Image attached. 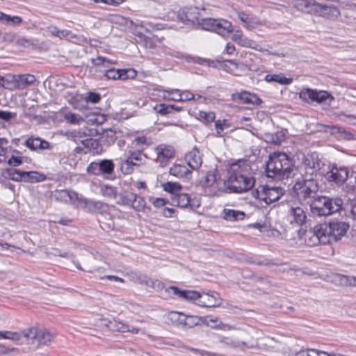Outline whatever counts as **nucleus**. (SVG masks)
<instances>
[{"instance_id": "f257e3e1", "label": "nucleus", "mask_w": 356, "mask_h": 356, "mask_svg": "<svg viewBox=\"0 0 356 356\" xmlns=\"http://www.w3.org/2000/svg\"><path fill=\"white\" fill-rule=\"evenodd\" d=\"M348 229V223L343 221L321 223L305 233V240L309 246L330 243L341 239Z\"/></svg>"}, {"instance_id": "f03ea898", "label": "nucleus", "mask_w": 356, "mask_h": 356, "mask_svg": "<svg viewBox=\"0 0 356 356\" xmlns=\"http://www.w3.org/2000/svg\"><path fill=\"white\" fill-rule=\"evenodd\" d=\"M250 161L239 159L230 164L226 179L227 193H242L252 189L255 179L252 175Z\"/></svg>"}, {"instance_id": "7ed1b4c3", "label": "nucleus", "mask_w": 356, "mask_h": 356, "mask_svg": "<svg viewBox=\"0 0 356 356\" xmlns=\"http://www.w3.org/2000/svg\"><path fill=\"white\" fill-rule=\"evenodd\" d=\"M294 170L291 158L284 152H275L270 154L266 164L267 177L278 180L289 178Z\"/></svg>"}, {"instance_id": "20e7f679", "label": "nucleus", "mask_w": 356, "mask_h": 356, "mask_svg": "<svg viewBox=\"0 0 356 356\" xmlns=\"http://www.w3.org/2000/svg\"><path fill=\"white\" fill-rule=\"evenodd\" d=\"M249 334L250 339L248 341L234 343V346L242 350L257 349L266 351L273 348L276 343L273 338L265 335L260 330L252 329Z\"/></svg>"}, {"instance_id": "39448f33", "label": "nucleus", "mask_w": 356, "mask_h": 356, "mask_svg": "<svg viewBox=\"0 0 356 356\" xmlns=\"http://www.w3.org/2000/svg\"><path fill=\"white\" fill-rule=\"evenodd\" d=\"M202 186L205 195L213 197L219 196L223 193H227L226 180L221 179L217 168L209 170L202 182Z\"/></svg>"}, {"instance_id": "423d86ee", "label": "nucleus", "mask_w": 356, "mask_h": 356, "mask_svg": "<svg viewBox=\"0 0 356 356\" xmlns=\"http://www.w3.org/2000/svg\"><path fill=\"white\" fill-rule=\"evenodd\" d=\"M145 159L146 156L142 150L127 149L123 157L121 158L120 170L124 175H129L133 172L134 167L144 163Z\"/></svg>"}, {"instance_id": "0eeeda50", "label": "nucleus", "mask_w": 356, "mask_h": 356, "mask_svg": "<svg viewBox=\"0 0 356 356\" xmlns=\"http://www.w3.org/2000/svg\"><path fill=\"white\" fill-rule=\"evenodd\" d=\"M319 188L317 180L301 179L296 181L293 187L294 195L300 200L305 201L314 198Z\"/></svg>"}, {"instance_id": "6e6552de", "label": "nucleus", "mask_w": 356, "mask_h": 356, "mask_svg": "<svg viewBox=\"0 0 356 356\" xmlns=\"http://www.w3.org/2000/svg\"><path fill=\"white\" fill-rule=\"evenodd\" d=\"M283 194L284 190L282 188L268 186H260L252 191V197L266 205L277 201Z\"/></svg>"}, {"instance_id": "1a4fd4ad", "label": "nucleus", "mask_w": 356, "mask_h": 356, "mask_svg": "<svg viewBox=\"0 0 356 356\" xmlns=\"http://www.w3.org/2000/svg\"><path fill=\"white\" fill-rule=\"evenodd\" d=\"M321 161L314 154L305 156L299 167L302 179L316 180L317 172L321 169Z\"/></svg>"}, {"instance_id": "9d476101", "label": "nucleus", "mask_w": 356, "mask_h": 356, "mask_svg": "<svg viewBox=\"0 0 356 356\" xmlns=\"http://www.w3.org/2000/svg\"><path fill=\"white\" fill-rule=\"evenodd\" d=\"M342 200L341 199H330L325 197L319 198L313 204L319 216H328L341 210Z\"/></svg>"}, {"instance_id": "9b49d317", "label": "nucleus", "mask_w": 356, "mask_h": 356, "mask_svg": "<svg viewBox=\"0 0 356 356\" xmlns=\"http://www.w3.org/2000/svg\"><path fill=\"white\" fill-rule=\"evenodd\" d=\"M286 220L291 225L300 227L306 222V211L301 206L292 205L288 210Z\"/></svg>"}, {"instance_id": "f8f14e48", "label": "nucleus", "mask_w": 356, "mask_h": 356, "mask_svg": "<svg viewBox=\"0 0 356 356\" xmlns=\"http://www.w3.org/2000/svg\"><path fill=\"white\" fill-rule=\"evenodd\" d=\"M222 303V298L214 291H202L200 293L199 301L196 302V305L204 307H218Z\"/></svg>"}, {"instance_id": "ddd939ff", "label": "nucleus", "mask_w": 356, "mask_h": 356, "mask_svg": "<svg viewBox=\"0 0 356 356\" xmlns=\"http://www.w3.org/2000/svg\"><path fill=\"white\" fill-rule=\"evenodd\" d=\"M314 15L334 20L340 15L341 13L339 8L333 5H325L316 1Z\"/></svg>"}, {"instance_id": "4468645a", "label": "nucleus", "mask_w": 356, "mask_h": 356, "mask_svg": "<svg viewBox=\"0 0 356 356\" xmlns=\"http://www.w3.org/2000/svg\"><path fill=\"white\" fill-rule=\"evenodd\" d=\"M32 334H30L29 341L32 343L36 341L39 344L47 345L50 343L54 338L55 334L51 332L49 330L42 328L38 329L37 327H30Z\"/></svg>"}, {"instance_id": "2eb2a0df", "label": "nucleus", "mask_w": 356, "mask_h": 356, "mask_svg": "<svg viewBox=\"0 0 356 356\" xmlns=\"http://www.w3.org/2000/svg\"><path fill=\"white\" fill-rule=\"evenodd\" d=\"M202 11H204V9L200 10L197 7L185 8L179 13V17L184 22H188L193 24L198 25L202 17Z\"/></svg>"}, {"instance_id": "dca6fc26", "label": "nucleus", "mask_w": 356, "mask_h": 356, "mask_svg": "<svg viewBox=\"0 0 356 356\" xmlns=\"http://www.w3.org/2000/svg\"><path fill=\"white\" fill-rule=\"evenodd\" d=\"M156 154V162L161 166H165L168 161L174 156L175 150L172 146L161 144L158 145L154 149Z\"/></svg>"}, {"instance_id": "f3484780", "label": "nucleus", "mask_w": 356, "mask_h": 356, "mask_svg": "<svg viewBox=\"0 0 356 356\" xmlns=\"http://www.w3.org/2000/svg\"><path fill=\"white\" fill-rule=\"evenodd\" d=\"M10 78L9 80H7V82L13 83L17 89H24L36 81L35 76L30 74H15L10 76Z\"/></svg>"}, {"instance_id": "a211bd4d", "label": "nucleus", "mask_w": 356, "mask_h": 356, "mask_svg": "<svg viewBox=\"0 0 356 356\" xmlns=\"http://www.w3.org/2000/svg\"><path fill=\"white\" fill-rule=\"evenodd\" d=\"M166 291H172V294L179 298L187 301H191L196 304L199 301L200 292L194 290H181L178 287L172 286H170Z\"/></svg>"}, {"instance_id": "6ab92c4d", "label": "nucleus", "mask_w": 356, "mask_h": 356, "mask_svg": "<svg viewBox=\"0 0 356 356\" xmlns=\"http://www.w3.org/2000/svg\"><path fill=\"white\" fill-rule=\"evenodd\" d=\"M165 93L177 94L176 97H169L165 95L163 97V99L174 102H187L191 100H196L195 96L188 90H180L179 89H170L164 90Z\"/></svg>"}, {"instance_id": "aec40b11", "label": "nucleus", "mask_w": 356, "mask_h": 356, "mask_svg": "<svg viewBox=\"0 0 356 356\" xmlns=\"http://www.w3.org/2000/svg\"><path fill=\"white\" fill-rule=\"evenodd\" d=\"M329 181H334L337 184H343L348 177V171L346 168H332L327 174Z\"/></svg>"}, {"instance_id": "412c9836", "label": "nucleus", "mask_w": 356, "mask_h": 356, "mask_svg": "<svg viewBox=\"0 0 356 356\" xmlns=\"http://www.w3.org/2000/svg\"><path fill=\"white\" fill-rule=\"evenodd\" d=\"M5 339L13 341L16 343H22L24 341L29 342L30 334H32L30 327L20 332L6 331Z\"/></svg>"}, {"instance_id": "4be33fe9", "label": "nucleus", "mask_w": 356, "mask_h": 356, "mask_svg": "<svg viewBox=\"0 0 356 356\" xmlns=\"http://www.w3.org/2000/svg\"><path fill=\"white\" fill-rule=\"evenodd\" d=\"M232 39L241 47L259 49L256 42L245 37L241 30H236L232 35Z\"/></svg>"}, {"instance_id": "5701e85b", "label": "nucleus", "mask_w": 356, "mask_h": 356, "mask_svg": "<svg viewBox=\"0 0 356 356\" xmlns=\"http://www.w3.org/2000/svg\"><path fill=\"white\" fill-rule=\"evenodd\" d=\"M185 159L187 165L193 170H198L202 164V156L197 148H193L189 152Z\"/></svg>"}, {"instance_id": "b1692460", "label": "nucleus", "mask_w": 356, "mask_h": 356, "mask_svg": "<svg viewBox=\"0 0 356 356\" xmlns=\"http://www.w3.org/2000/svg\"><path fill=\"white\" fill-rule=\"evenodd\" d=\"M232 99L234 100L238 99L242 103L250 104L257 106L261 104L262 102L261 99L257 95L246 91L234 94L232 95Z\"/></svg>"}, {"instance_id": "393cba45", "label": "nucleus", "mask_w": 356, "mask_h": 356, "mask_svg": "<svg viewBox=\"0 0 356 356\" xmlns=\"http://www.w3.org/2000/svg\"><path fill=\"white\" fill-rule=\"evenodd\" d=\"M95 261V259L93 256L90 253H88L82 259V264L83 265V268L81 267L79 263L76 264V267L81 270L87 271V272H97V273H102L103 270L102 268L97 267L93 265V262Z\"/></svg>"}, {"instance_id": "a878e982", "label": "nucleus", "mask_w": 356, "mask_h": 356, "mask_svg": "<svg viewBox=\"0 0 356 356\" xmlns=\"http://www.w3.org/2000/svg\"><path fill=\"white\" fill-rule=\"evenodd\" d=\"M172 204L174 206H177L181 208H192V204H191V197L188 194L180 193H175L173 196L170 197Z\"/></svg>"}, {"instance_id": "bb28decb", "label": "nucleus", "mask_w": 356, "mask_h": 356, "mask_svg": "<svg viewBox=\"0 0 356 356\" xmlns=\"http://www.w3.org/2000/svg\"><path fill=\"white\" fill-rule=\"evenodd\" d=\"M292 3L298 10L314 15L316 1L314 0H292Z\"/></svg>"}, {"instance_id": "cd10ccee", "label": "nucleus", "mask_w": 356, "mask_h": 356, "mask_svg": "<svg viewBox=\"0 0 356 356\" xmlns=\"http://www.w3.org/2000/svg\"><path fill=\"white\" fill-rule=\"evenodd\" d=\"M25 145L32 150H43L49 148V142L40 138H29L25 142Z\"/></svg>"}, {"instance_id": "c85d7f7f", "label": "nucleus", "mask_w": 356, "mask_h": 356, "mask_svg": "<svg viewBox=\"0 0 356 356\" xmlns=\"http://www.w3.org/2000/svg\"><path fill=\"white\" fill-rule=\"evenodd\" d=\"M47 176L38 171H23L22 181L28 183H38L44 181Z\"/></svg>"}, {"instance_id": "c756f323", "label": "nucleus", "mask_w": 356, "mask_h": 356, "mask_svg": "<svg viewBox=\"0 0 356 356\" xmlns=\"http://www.w3.org/2000/svg\"><path fill=\"white\" fill-rule=\"evenodd\" d=\"M237 15L241 22L248 29H254L261 24L258 19L245 13H237Z\"/></svg>"}, {"instance_id": "7c9ffc66", "label": "nucleus", "mask_w": 356, "mask_h": 356, "mask_svg": "<svg viewBox=\"0 0 356 356\" xmlns=\"http://www.w3.org/2000/svg\"><path fill=\"white\" fill-rule=\"evenodd\" d=\"M225 220L229 221H238L244 219L245 214L243 211L230 209H224L222 212Z\"/></svg>"}, {"instance_id": "2f4dec72", "label": "nucleus", "mask_w": 356, "mask_h": 356, "mask_svg": "<svg viewBox=\"0 0 356 356\" xmlns=\"http://www.w3.org/2000/svg\"><path fill=\"white\" fill-rule=\"evenodd\" d=\"M191 171L184 163H175L170 169V174L178 178L186 177Z\"/></svg>"}, {"instance_id": "473e14b6", "label": "nucleus", "mask_w": 356, "mask_h": 356, "mask_svg": "<svg viewBox=\"0 0 356 356\" xmlns=\"http://www.w3.org/2000/svg\"><path fill=\"white\" fill-rule=\"evenodd\" d=\"M0 22L6 25L16 26L23 22V19L19 16H11L0 11Z\"/></svg>"}, {"instance_id": "72a5a7b5", "label": "nucleus", "mask_w": 356, "mask_h": 356, "mask_svg": "<svg viewBox=\"0 0 356 356\" xmlns=\"http://www.w3.org/2000/svg\"><path fill=\"white\" fill-rule=\"evenodd\" d=\"M216 25L217 27L214 31L222 35L230 33L234 31L232 23L223 19H218Z\"/></svg>"}, {"instance_id": "f704fd0d", "label": "nucleus", "mask_w": 356, "mask_h": 356, "mask_svg": "<svg viewBox=\"0 0 356 356\" xmlns=\"http://www.w3.org/2000/svg\"><path fill=\"white\" fill-rule=\"evenodd\" d=\"M77 194L74 192H70L67 190L57 191L55 193V197L57 200L64 202H72L76 198Z\"/></svg>"}, {"instance_id": "c9c22d12", "label": "nucleus", "mask_w": 356, "mask_h": 356, "mask_svg": "<svg viewBox=\"0 0 356 356\" xmlns=\"http://www.w3.org/2000/svg\"><path fill=\"white\" fill-rule=\"evenodd\" d=\"M265 81L267 82H276L282 85H289L292 83L293 79L291 78H286L280 74H267L264 78Z\"/></svg>"}, {"instance_id": "e433bc0d", "label": "nucleus", "mask_w": 356, "mask_h": 356, "mask_svg": "<svg viewBox=\"0 0 356 356\" xmlns=\"http://www.w3.org/2000/svg\"><path fill=\"white\" fill-rule=\"evenodd\" d=\"M109 324L114 331L120 332H128L129 326L119 318H114L113 321H109Z\"/></svg>"}, {"instance_id": "4c0bfd02", "label": "nucleus", "mask_w": 356, "mask_h": 356, "mask_svg": "<svg viewBox=\"0 0 356 356\" xmlns=\"http://www.w3.org/2000/svg\"><path fill=\"white\" fill-rule=\"evenodd\" d=\"M114 163L111 160L104 159L99 162L100 174L111 175L114 171Z\"/></svg>"}, {"instance_id": "58836bf2", "label": "nucleus", "mask_w": 356, "mask_h": 356, "mask_svg": "<svg viewBox=\"0 0 356 356\" xmlns=\"http://www.w3.org/2000/svg\"><path fill=\"white\" fill-rule=\"evenodd\" d=\"M217 21L218 19L204 18L202 16L200 19V23H199L198 25L201 26L203 29L214 31L215 29L217 27Z\"/></svg>"}, {"instance_id": "ea45409f", "label": "nucleus", "mask_w": 356, "mask_h": 356, "mask_svg": "<svg viewBox=\"0 0 356 356\" xmlns=\"http://www.w3.org/2000/svg\"><path fill=\"white\" fill-rule=\"evenodd\" d=\"M22 172L23 171L19 170L8 168L5 170V176L11 180L20 182L22 179Z\"/></svg>"}, {"instance_id": "a19ab883", "label": "nucleus", "mask_w": 356, "mask_h": 356, "mask_svg": "<svg viewBox=\"0 0 356 356\" xmlns=\"http://www.w3.org/2000/svg\"><path fill=\"white\" fill-rule=\"evenodd\" d=\"M100 193L101 194L108 198H115L117 195V190L115 187L103 184L100 186Z\"/></svg>"}, {"instance_id": "79ce46f5", "label": "nucleus", "mask_w": 356, "mask_h": 356, "mask_svg": "<svg viewBox=\"0 0 356 356\" xmlns=\"http://www.w3.org/2000/svg\"><path fill=\"white\" fill-rule=\"evenodd\" d=\"M142 284H145L146 286L158 291L164 289L163 283L159 280H152L151 278L145 277V280L142 281Z\"/></svg>"}, {"instance_id": "37998d69", "label": "nucleus", "mask_w": 356, "mask_h": 356, "mask_svg": "<svg viewBox=\"0 0 356 356\" xmlns=\"http://www.w3.org/2000/svg\"><path fill=\"white\" fill-rule=\"evenodd\" d=\"M314 91L315 90L310 88H304L300 92L299 97L301 99L307 103L314 102L315 94Z\"/></svg>"}, {"instance_id": "c03bdc74", "label": "nucleus", "mask_w": 356, "mask_h": 356, "mask_svg": "<svg viewBox=\"0 0 356 356\" xmlns=\"http://www.w3.org/2000/svg\"><path fill=\"white\" fill-rule=\"evenodd\" d=\"M197 118L204 123H211L215 120L216 115L213 112L200 111L197 114Z\"/></svg>"}, {"instance_id": "a18cd8bd", "label": "nucleus", "mask_w": 356, "mask_h": 356, "mask_svg": "<svg viewBox=\"0 0 356 356\" xmlns=\"http://www.w3.org/2000/svg\"><path fill=\"white\" fill-rule=\"evenodd\" d=\"M163 190L171 193V196L175 195V193H178L181 189V186L180 184L168 181L163 184Z\"/></svg>"}, {"instance_id": "49530a36", "label": "nucleus", "mask_w": 356, "mask_h": 356, "mask_svg": "<svg viewBox=\"0 0 356 356\" xmlns=\"http://www.w3.org/2000/svg\"><path fill=\"white\" fill-rule=\"evenodd\" d=\"M64 119L66 122L72 124H79L81 122L84 121L83 118L81 115L71 112L65 113L64 115Z\"/></svg>"}, {"instance_id": "de8ad7c7", "label": "nucleus", "mask_w": 356, "mask_h": 356, "mask_svg": "<svg viewBox=\"0 0 356 356\" xmlns=\"http://www.w3.org/2000/svg\"><path fill=\"white\" fill-rule=\"evenodd\" d=\"M172 104H159L154 107V110L161 115L171 113L173 110Z\"/></svg>"}, {"instance_id": "09e8293b", "label": "nucleus", "mask_w": 356, "mask_h": 356, "mask_svg": "<svg viewBox=\"0 0 356 356\" xmlns=\"http://www.w3.org/2000/svg\"><path fill=\"white\" fill-rule=\"evenodd\" d=\"M119 79L120 80L132 79L137 75L136 71L132 68L119 70Z\"/></svg>"}, {"instance_id": "8fccbe9b", "label": "nucleus", "mask_w": 356, "mask_h": 356, "mask_svg": "<svg viewBox=\"0 0 356 356\" xmlns=\"http://www.w3.org/2000/svg\"><path fill=\"white\" fill-rule=\"evenodd\" d=\"M184 318L183 326L188 328L197 325L200 321V318L196 316H186L184 314Z\"/></svg>"}, {"instance_id": "3c124183", "label": "nucleus", "mask_w": 356, "mask_h": 356, "mask_svg": "<svg viewBox=\"0 0 356 356\" xmlns=\"http://www.w3.org/2000/svg\"><path fill=\"white\" fill-rule=\"evenodd\" d=\"M92 63L96 66H102L108 69L110 68L111 65L115 64V62L102 56H98L96 58H93L92 60Z\"/></svg>"}, {"instance_id": "603ef678", "label": "nucleus", "mask_w": 356, "mask_h": 356, "mask_svg": "<svg viewBox=\"0 0 356 356\" xmlns=\"http://www.w3.org/2000/svg\"><path fill=\"white\" fill-rule=\"evenodd\" d=\"M136 198V194L131 192H124L120 195L121 203L125 205L132 206Z\"/></svg>"}, {"instance_id": "864d4df0", "label": "nucleus", "mask_w": 356, "mask_h": 356, "mask_svg": "<svg viewBox=\"0 0 356 356\" xmlns=\"http://www.w3.org/2000/svg\"><path fill=\"white\" fill-rule=\"evenodd\" d=\"M150 144V142L147 140V138L145 137V136H138L136 138H135L132 142H131V145L133 147H137V148H141L142 149V146L143 145H146V146H148Z\"/></svg>"}, {"instance_id": "5fc2aeb1", "label": "nucleus", "mask_w": 356, "mask_h": 356, "mask_svg": "<svg viewBox=\"0 0 356 356\" xmlns=\"http://www.w3.org/2000/svg\"><path fill=\"white\" fill-rule=\"evenodd\" d=\"M170 319L173 323L183 326L184 314L179 312H172L169 315Z\"/></svg>"}, {"instance_id": "6e6d98bb", "label": "nucleus", "mask_w": 356, "mask_h": 356, "mask_svg": "<svg viewBox=\"0 0 356 356\" xmlns=\"http://www.w3.org/2000/svg\"><path fill=\"white\" fill-rule=\"evenodd\" d=\"M314 102L321 104L325 102L330 96V95L326 91H314Z\"/></svg>"}, {"instance_id": "4d7b16f0", "label": "nucleus", "mask_w": 356, "mask_h": 356, "mask_svg": "<svg viewBox=\"0 0 356 356\" xmlns=\"http://www.w3.org/2000/svg\"><path fill=\"white\" fill-rule=\"evenodd\" d=\"M145 206H146V202H145V200L142 197L138 196L136 194L135 200H134V202H133V204L131 206L132 208L136 211H142L145 208Z\"/></svg>"}, {"instance_id": "13d9d810", "label": "nucleus", "mask_w": 356, "mask_h": 356, "mask_svg": "<svg viewBox=\"0 0 356 356\" xmlns=\"http://www.w3.org/2000/svg\"><path fill=\"white\" fill-rule=\"evenodd\" d=\"M104 76L107 79H112V80H118L119 79V70H116L114 68H109L104 72Z\"/></svg>"}, {"instance_id": "bf43d9fd", "label": "nucleus", "mask_w": 356, "mask_h": 356, "mask_svg": "<svg viewBox=\"0 0 356 356\" xmlns=\"http://www.w3.org/2000/svg\"><path fill=\"white\" fill-rule=\"evenodd\" d=\"M67 40L73 42L76 44H81L86 42L87 39L83 35L73 33L70 31Z\"/></svg>"}, {"instance_id": "052dcab7", "label": "nucleus", "mask_w": 356, "mask_h": 356, "mask_svg": "<svg viewBox=\"0 0 356 356\" xmlns=\"http://www.w3.org/2000/svg\"><path fill=\"white\" fill-rule=\"evenodd\" d=\"M67 135L68 138L74 139L75 141H77L79 139L83 138L87 136L85 131L81 129L68 131Z\"/></svg>"}, {"instance_id": "680f3d73", "label": "nucleus", "mask_w": 356, "mask_h": 356, "mask_svg": "<svg viewBox=\"0 0 356 356\" xmlns=\"http://www.w3.org/2000/svg\"><path fill=\"white\" fill-rule=\"evenodd\" d=\"M225 66L227 68V71L230 73H234V71L238 69L239 67H245V65L243 63H237L232 60H225Z\"/></svg>"}, {"instance_id": "e2e57ef3", "label": "nucleus", "mask_w": 356, "mask_h": 356, "mask_svg": "<svg viewBox=\"0 0 356 356\" xmlns=\"http://www.w3.org/2000/svg\"><path fill=\"white\" fill-rule=\"evenodd\" d=\"M15 44L27 47L32 44L31 42L24 38V37H16V35H14V38L12 40Z\"/></svg>"}, {"instance_id": "0e129e2a", "label": "nucleus", "mask_w": 356, "mask_h": 356, "mask_svg": "<svg viewBox=\"0 0 356 356\" xmlns=\"http://www.w3.org/2000/svg\"><path fill=\"white\" fill-rule=\"evenodd\" d=\"M87 172L90 174L100 175L99 162H92L87 168Z\"/></svg>"}, {"instance_id": "69168bd1", "label": "nucleus", "mask_w": 356, "mask_h": 356, "mask_svg": "<svg viewBox=\"0 0 356 356\" xmlns=\"http://www.w3.org/2000/svg\"><path fill=\"white\" fill-rule=\"evenodd\" d=\"M16 115V113L6 111H0V120H2L5 122H9L10 120L15 118Z\"/></svg>"}, {"instance_id": "338daca9", "label": "nucleus", "mask_w": 356, "mask_h": 356, "mask_svg": "<svg viewBox=\"0 0 356 356\" xmlns=\"http://www.w3.org/2000/svg\"><path fill=\"white\" fill-rule=\"evenodd\" d=\"M85 99L87 102L95 104L100 101L101 96L99 94L96 92H89Z\"/></svg>"}, {"instance_id": "774afa93", "label": "nucleus", "mask_w": 356, "mask_h": 356, "mask_svg": "<svg viewBox=\"0 0 356 356\" xmlns=\"http://www.w3.org/2000/svg\"><path fill=\"white\" fill-rule=\"evenodd\" d=\"M17 350L16 348L6 346L5 344L0 343V354L1 355L10 354Z\"/></svg>"}]
</instances>
